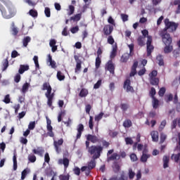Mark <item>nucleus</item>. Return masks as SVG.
Masks as SVG:
<instances>
[{
	"instance_id": "7",
	"label": "nucleus",
	"mask_w": 180,
	"mask_h": 180,
	"mask_svg": "<svg viewBox=\"0 0 180 180\" xmlns=\"http://www.w3.org/2000/svg\"><path fill=\"white\" fill-rule=\"evenodd\" d=\"M153 43V37L151 36H148V40L146 42V51H147V56L150 57L151 56V53L154 51V46L152 45Z\"/></svg>"
},
{
	"instance_id": "53",
	"label": "nucleus",
	"mask_w": 180,
	"mask_h": 180,
	"mask_svg": "<svg viewBox=\"0 0 180 180\" xmlns=\"http://www.w3.org/2000/svg\"><path fill=\"white\" fill-rule=\"evenodd\" d=\"M44 13L46 18H50L51 16V11H50V8L46 7L44 10Z\"/></svg>"
},
{
	"instance_id": "42",
	"label": "nucleus",
	"mask_w": 180,
	"mask_h": 180,
	"mask_svg": "<svg viewBox=\"0 0 180 180\" xmlns=\"http://www.w3.org/2000/svg\"><path fill=\"white\" fill-rule=\"evenodd\" d=\"M13 171H16V169H18V160L16 158V154H14L13 157Z\"/></svg>"
},
{
	"instance_id": "39",
	"label": "nucleus",
	"mask_w": 180,
	"mask_h": 180,
	"mask_svg": "<svg viewBox=\"0 0 180 180\" xmlns=\"http://www.w3.org/2000/svg\"><path fill=\"white\" fill-rule=\"evenodd\" d=\"M171 159L174 160V161L175 162H179V160H180V152L177 154H172L171 156Z\"/></svg>"
},
{
	"instance_id": "6",
	"label": "nucleus",
	"mask_w": 180,
	"mask_h": 180,
	"mask_svg": "<svg viewBox=\"0 0 180 180\" xmlns=\"http://www.w3.org/2000/svg\"><path fill=\"white\" fill-rule=\"evenodd\" d=\"M157 75H158V72L155 70L149 73V82L150 85H154L155 86L159 85L160 79L157 77Z\"/></svg>"
},
{
	"instance_id": "28",
	"label": "nucleus",
	"mask_w": 180,
	"mask_h": 180,
	"mask_svg": "<svg viewBox=\"0 0 180 180\" xmlns=\"http://www.w3.org/2000/svg\"><path fill=\"white\" fill-rule=\"evenodd\" d=\"M30 86V84L25 82L22 87L21 92L23 94V95H25L26 92L29 91V88Z\"/></svg>"
},
{
	"instance_id": "17",
	"label": "nucleus",
	"mask_w": 180,
	"mask_h": 180,
	"mask_svg": "<svg viewBox=\"0 0 180 180\" xmlns=\"http://www.w3.org/2000/svg\"><path fill=\"white\" fill-rule=\"evenodd\" d=\"M95 160H98V158H93L91 160L90 162H88V169L91 170V169H94V168H95V167H96V161H95Z\"/></svg>"
},
{
	"instance_id": "26",
	"label": "nucleus",
	"mask_w": 180,
	"mask_h": 180,
	"mask_svg": "<svg viewBox=\"0 0 180 180\" xmlns=\"http://www.w3.org/2000/svg\"><path fill=\"white\" fill-rule=\"evenodd\" d=\"M117 54V44H115V46L112 47V50L110 53V58H115Z\"/></svg>"
},
{
	"instance_id": "64",
	"label": "nucleus",
	"mask_w": 180,
	"mask_h": 180,
	"mask_svg": "<svg viewBox=\"0 0 180 180\" xmlns=\"http://www.w3.org/2000/svg\"><path fill=\"white\" fill-rule=\"evenodd\" d=\"M127 176H126V174H124V173H122L120 176V177H117V180H127Z\"/></svg>"
},
{
	"instance_id": "22",
	"label": "nucleus",
	"mask_w": 180,
	"mask_h": 180,
	"mask_svg": "<svg viewBox=\"0 0 180 180\" xmlns=\"http://www.w3.org/2000/svg\"><path fill=\"white\" fill-rule=\"evenodd\" d=\"M82 18V13H79L75 14L72 17H70V20H73V22H79Z\"/></svg>"
},
{
	"instance_id": "38",
	"label": "nucleus",
	"mask_w": 180,
	"mask_h": 180,
	"mask_svg": "<svg viewBox=\"0 0 180 180\" xmlns=\"http://www.w3.org/2000/svg\"><path fill=\"white\" fill-rule=\"evenodd\" d=\"M117 157H119V154L115 153L111 156H110L107 158V161H108V162H109L110 161H115V160H117Z\"/></svg>"
},
{
	"instance_id": "50",
	"label": "nucleus",
	"mask_w": 180,
	"mask_h": 180,
	"mask_svg": "<svg viewBox=\"0 0 180 180\" xmlns=\"http://www.w3.org/2000/svg\"><path fill=\"white\" fill-rule=\"evenodd\" d=\"M104 113L103 112H100L98 115L95 116V121L96 122H100L101 120H102V117H103L104 116Z\"/></svg>"
},
{
	"instance_id": "43",
	"label": "nucleus",
	"mask_w": 180,
	"mask_h": 180,
	"mask_svg": "<svg viewBox=\"0 0 180 180\" xmlns=\"http://www.w3.org/2000/svg\"><path fill=\"white\" fill-rule=\"evenodd\" d=\"M82 62H79L77 63H76V68H75V72L76 74H78V72H79V71H81V68H82Z\"/></svg>"
},
{
	"instance_id": "57",
	"label": "nucleus",
	"mask_w": 180,
	"mask_h": 180,
	"mask_svg": "<svg viewBox=\"0 0 180 180\" xmlns=\"http://www.w3.org/2000/svg\"><path fill=\"white\" fill-rule=\"evenodd\" d=\"M165 140H167V135H165V134H163V133L160 134V144H162V143H164Z\"/></svg>"
},
{
	"instance_id": "36",
	"label": "nucleus",
	"mask_w": 180,
	"mask_h": 180,
	"mask_svg": "<svg viewBox=\"0 0 180 180\" xmlns=\"http://www.w3.org/2000/svg\"><path fill=\"white\" fill-rule=\"evenodd\" d=\"M56 77L58 81H64L65 79V75L61 71H58Z\"/></svg>"
},
{
	"instance_id": "31",
	"label": "nucleus",
	"mask_w": 180,
	"mask_h": 180,
	"mask_svg": "<svg viewBox=\"0 0 180 180\" xmlns=\"http://www.w3.org/2000/svg\"><path fill=\"white\" fill-rule=\"evenodd\" d=\"M123 126L125 127V129H129L133 126V123L131 122V120L127 119L124 121Z\"/></svg>"
},
{
	"instance_id": "55",
	"label": "nucleus",
	"mask_w": 180,
	"mask_h": 180,
	"mask_svg": "<svg viewBox=\"0 0 180 180\" xmlns=\"http://www.w3.org/2000/svg\"><path fill=\"white\" fill-rule=\"evenodd\" d=\"M34 127H36V122H30L28 125V130H34Z\"/></svg>"
},
{
	"instance_id": "41",
	"label": "nucleus",
	"mask_w": 180,
	"mask_h": 180,
	"mask_svg": "<svg viewBox=\"0 0 180 180\" xmlns=\"http://www.w3.org/2000/svg\"><path fill=\"white\" fill-rule=\"evenodd\" d=\"M87 95H88V90L86 89H82V90L79 94V96H80V98H85V96H86Z\"/></svg>"
},
{
	"instance_id": "44",
	"label": "nucleus",
	"mask_w": 180,
	"mask_h": 180,
	"mask_svg": "<svg viewBox=\"0 0 180 180\" xmlns=\"http://www.w3.org/2000/svg\"><path fill=\"white\" fill-rule=\"evenodd\" d=\"M29 15L32 18H37L38 16L37 11H36L35 9H31L29 11Z\"/></svg>"
},
{
	"instance_id": "48",
	"label": "nucleus",
	"mask_w": 180,
	"mask_h": 180,
	"mask_svg": "<svg viewBox=\"0 0 180 180\" xmlns=\"http://www.w3.org/2000/svg\"><path fill=\"white\" fill-rule=\"evenodd\" d=\"M89 127L91 130H94V117L92 116L89 117Z\"/></svg>"
},
{
	"instance_id": "11",
	"label": "nucleus",
	"mask_w": 180,
	"mask_h": 180,
	"mask_svg": "<svg viewBox=\"0 0 180 180\" xmlns=\"http://www.w3.org/2000/svg\"><path fill=\"white\" fill-rule=\"evenodd\" d=\"M104 36H110L113 32V25H106L103 29Z\"/></svg>"
},
{
	"instance_id": "1",
	"label": "nucleus",
	"mask_w": 180,
	"mask_h": 180,
	"mask_svg": "<svg viewBox=\"0 0 180 180\" xmlns=\"http://www.w3.org/2000/svg\"><path fill=\"white\" fill-rule=\"evenodd\" d=\"M0 11L5 19H11L16 15V9L13 4L8 0H0Z\"/></svg>"
},
{
	"instance_id": "23",
	"label": "nucleus",
	"mask_w": 180,
	"mask_h": 180,
	"mask_svg": "<svg viewBox=\"0 0 180 180\" xmlns=\"http://www.w3.org/2000/svg\"><path fill=\"white\" fill-rule=\"evenodd\" d=\"M112 168L114 171V172H115L117 174V172H119V171H120V165H119V162H117V161H114L112 165Z\"/></svg>"
},
{
	"instance_id": "47",
	"label": "nucleus",
	"mask_w": 180,
	"mask_h": 180,
	"mask_svg": "<svg viewBox=\"0 0 180 180\" xmlns=\"http://www.w3.org/2000/svg\"><path fill=\"white\" fill-rule=\"evenodd\" d=\"M100 141H101L103 146L102 148H108V147H109V146H110V143L106 141V140H104L103 139H100Z\"/></svg>"
},
{
	"instance_id": "9",
	"label": "nucleus",
	"mask_w": 180,
	"mask_h": 180,
	"mask_svg": "<svg viewBox=\"0 0 180 180\" xmlns=\"http://www.w3.org/2000/svg\"><path fill=\"white\" fill-rule=\"evenodd\" d=\"M46 129L48 130L47 136L54 137V132L53 131V127L51 126V120H49V117H46Z\"/></svg>"
},
{
	"instance_id": "33",
	"label": "nucleus",
	"mask_w": 180,
	"mask_h": 180,
	"mask_svg": "<svg viewBox=\"0 0 180 180\" xmlns=\"http://www.w3.org/2000/svg\"><path fill=\"white\" fill-rule=\"evenodd\" d=\"M32 153L34 154H37L38 155H43V153H44V150H43L41 148L38 147L37 149H33Z\"/></svg>"
},
{
	"instance_id": "13",
	"label": "nucleus",
	"mask_w": 180,
	"mask_h": 180,
	"mask_svg": "<svg viewBox=\"0 0 180 180\" xmlns=\"http://www.w3.org/2000/svg\"><path fill=\"white\" fill-rule=\"evenodd\" d=\"M63 143H64V139H63L53 141V146L55 147V150L56 153H60V151H61V148H60V146H63Z\"/></svg>"
},
{
	"instance_id": "14",
	"label": "nucleus",
	"mask_w": 180,
	"mask_h": 180,
	"mask_svg": "<svg viewBox=\"0 0 180 180\" xmlns=\"http://www.w3.org/2000/svg\"><path fill=\"white\" fill-rule=\"evenodd\" d=\"M77 134L76 136L75 141H77V140H79V139H81V136H82V132L84 131V124H79L77 125Z\"/></svg>"
},
{
	"instance_id": "20",
	"label": "nucleus",
	"mask_w": 180,
	"mask_h": 180,
	"mask_svg": "<svg viewBox=\"0 0 180 180\" xmlns=\"http://www.w3.org/2000/svg\"><path fill=\"white\" fill-rule=\"evenodd\" d=\"M130 53H124L120 58V63H127V61H129V58H130Z\"/></svg>"
},
{
	"instance_id": "19",
	"label": "nucleus",
	"mask_w": 180,
	"mask_h": 180,
	"mask_svg": "<svg viewBox=\"0 0 180 180\" xmlns=\"http://www.w3.org/2000/svg\"><path fill=\"white\" fill-rule=\"evenodd\" d=\"M146 38L143 36H139L137 39V43L138 45L140 46V47H143L146 46Z\"/></svg>"
},
{
	"instance_id": "56",
	"label": "nucleus",
	"mask_w": 180,
	"mask_h": 180,
	"mask_svg": "<svg viewBox=\"0 0 180 180\" xmlns=\"http://www.w3.org/2000/svg\"><path fill=\"white\" fill-rule=\"evenodd\" d=\"M59 179L60 180H70V174H60L59 176Z\"/></svg>"
},
{
	"instance_id": "8",
	"label": "nucleus",
	"mask_w": 180,
	"mask_h": 180,
	"mask_svg": "<svg viewBox=\"0 0 180 180\" xmlns=\"http://www.w3.org/2000/svg\"><path fill=\"white\" fill-rule=\"evenodd\" d=\"M131 81H130V79H127L124 82L123 88L124 89H126L127 92H134V88L131 86Z\"/></svg>"
},
{
	"instance_id": "61",
	"label": "nucleus",
	"mask_w": 180,
	"mask_h": 180,
	"mask_svg": "<svg viewBox=\"0 0 180 180\" xmlns=\"http://www.w3.org/2000/svg\"><path fill=\"white\" fill-rule=\"evenodd\" d=\"M125 143L127 146H131V144H133V139H131L130 137H127L125 138Z\"/></svg>"
},
{
	"instance_id": "15",
	"label": "nucleus",
	"mask_w": 180,
	"mask_h": 180,
	"mask_svg": "<svg viewBox=\"0 0 180 180\" xmlns=\"http://www.w3.org/2000/svg\"><path fill=\"white\" fill-rule=\"evenodd\" d=\"M58 164L63 165L64 169L66 170L67 168H68V167L70 165V160H68V158H65L63 159H59Z\"/></svg>"
},
{
	"instance_id": "5",
	"label": "nucleus",
	"mask_w": 180,
	"mask_h": 180,
	"mask_svg": "<svg viewBox=\"0 0 180 180\" xmlns=\"http://www.w3.org/2000/svg\"><path fill=\"white\" fill-rule=\"evenodd\" d=\"M159 36L161 37L165 45L172 44V37H171V34L168 32L160 30Z\"/></svg>"
},
{
	"instance_id": "40",
	"label": "nucleus",
	"mask_w": 180,
	"mask_h": 180,
	"mask_svg": "<svg viewBox=\"0 0 180 180\" xmlns=\"http://www.w3.org/2000/svg\"><path fill=\"white\" fill-rule=\"evenodd\" d=\"M30 40H32V39L30 38V37H25L23 40H22V44L24 46V47H27V45L29 44V43H30Z\"/></svg>"
},
{
	"instance_id": "4",
	"label": "nucleus",
	"mask_w": 180,
	"mask_h": 180,
	"mask_svg": "<svg viewBox=\"0 0 180 180\" xmlns=\"http://www.w3.org/2000/svg\"><path fill=\"white\" fill-rule=\"evenodd\" d=\"M103 151L102 146L93 145L89 148L88 153L92 156V158H99L101 153Z\"/></svg>"
},
{
	"instance_id": "25",
	"label": "nucleus",
	"mask_w": 180,
	"mask_h": 180,
	"mask_svg": "<svg viewBox=\"0 0 180 180\" xmlns=\"http://www.w3.org/2000/svg\"><path fill=\"white\" fill-rule=\"evenodd\" d=\"M150 136L152 137V141H155V143H157V141H158V132L157 131H152L150 132Z\"/></svg>"
},
{
	"instance_id": "46",
	"label": "nucleus",
	"mask_w": 180,
	"mask_h": 180,
	"mask_svg": "<svg viewBox=\"0 0 180 180\" xmlns=\"http://www.w3.org/2000/svg\"><path fill=\"white\" fill-rule=\"evenodd\" d=\"M155 94H157V91H155V88L151 87L150 91H149V95L152 99L155 98Z\"/></svg>"
},
{
	"instance_id": "27",
	"label": "nucleus",
	"mask_w": 180,
	"mask_h": 180,
	"mask_svg": "<svg viewBox=\"0 0 180 180\" xmlns=\"http://www.w3.org/2000/svg\"><path fill=\"white\" fill-rule=\"evenodd\" d=\"M156 60L158 61V65L160 67L164 65V56L162 55H158Z\"/></svg>"
},
{
	"instance_id": "12",
	"label": "nucleus",
	"mask_w": 180,
	"mask_h": 180,
	"mask_svg": "<svg viewBox=\"0 0 180 180\" xmlns=\"http://www.w3.org/2000/svg\"><path fill=\"white\" fill-rule=\"evenodd\" d=\"M86 140H88V141H91V143H93V144L101 143V139L96 135L88 134L86 136Z\"/></svg>"
},
{
	"instance_id": "58",
	"label": "nucleus",
	"mask_w": 180,
	"mask_h": 180,
	"mask_svg": "<svg viewBox=\"0 0 180 180\" xmlns=\"http://www.w3.org/2000/svg\"><path fill=\"white\" fill-rule=\"evenodd\" d=\"M120 107H121L122 110H123V112H126V110H127L129 109V104L121 103Z\"/></svg>"
},
{
	"instance_id": "60",
	"label": "nucleus",
	"mask_w": 180,
	"mask_h": 180,
	"mask_svg": "<svg viewBox=\"0 0 180 180\" xmlns=\"http://www.w3.org/2000/svg\"><path fill=\"white\" fill-rule=\"evenodd\" d=\"M28 160L30 162H36V156L34 155H30L28 156Z\"/></svg>"
},
{
	"instance_id": "18",
	"label": "nucleus",
	"mask_w": 180,
	"mask_h": 180,
	"mask_svg": "<svg viewBox=\"0 0 180 180\" xmlns=\"http://www.w3.org/2000/svg\"><path fill=\"white\" fill-rule=\"evenodd\" d=\"M178 124V127L180 129V117L176 118L172 122L171 129L174 130V129H176V125Z\"/></svg>"
},
{
	"instance_id": "59",
	"label": "nucleus",
	"mask_w": 180,
	"mask_h": 180,
	"mask_svg": "<svg viewBox=\"0 0 180 180\" xmlns=\"http://www.w3.org/2000/svg\"><path fill=\"white\" fill-rule=\"evenodd\" d=\"M136 175V173L133 172L132 169H129V179H133L134 178V176Z\"/></svg>"
},
{
	"instance_id": "30",
	"label": "nucleus",
	"mask_w": 180,
	"mask_h": 180,
	"mask_svg": "<svg viewBox=\"0 0 180 180\" xmlns=\"http://www.w3.org/2000/svg\"><path fill=\"white\" fill-rule=\"evenodd\" d=\"M152 99H153L152 105H153V109H158V107L160 106V101H158L157 98H153Z\"/></svg>"
},
{
	"instance_id": "63",
	"label": "nucleus",
	"mask_w": 180,
	"mask_h": 180,
	"mask_svg": "<svg viewBox=\"0 0 180 180\" xmlns=\"http://www.w3.org/2000/svg\"><path fill=\"white\" fill-rule=\"evenodd\" d=\"M44 161L46 162V164H49L50 162V155L49 154V153H45Z\"/></svg>"
},
{
	"instance_id": "49",
	"label": "nucleus",
	"mask_w": 180,
	"mask_h": 180,
	"mask_svg": "<svg viewBox=\"0 0 180 180\" xmlns=\"http://www.w3.org/2000/svg\"><path fill=\"white\" fill-rule=\"evenodd\" d=\"M148 158H150V155L143 153L141 158V162H147V160H148Z\"/></svg>"
},
{
	"instance_id": "35",
	"label": "nucleus",
	"mask_w": 180,
	"mask_h": 180,
	"mask_svg": "<svg viewBox=\"0 0 180 180\" xmlns=\"http://www.w3.org/2000/svg\"><path fill=\"white\" fill-rule=\"evenodd\" d=\"M12 29V34L13 36H18V33H19V30H18V27H15V22H12L11 24Z\"/></svg>"
},
{
	"instance_id": "37",
	"label": "nucleus",
	"mask_w": 180,
	"mask_h": 180,
	"mask_svg": "<svg viewBox=\"0 0 180 180\" xmlns=\"http://www.w3.org/2000/svg\"><path fill=\"white\" fill-rule=\"evenodd\" d=\"M67 11L68 16H71V15H74V12H75V7L72 5H70Z\"/></svg>"
},
{
	"instance_id": "2",
	"label": "nucleus",
	"mask_w": 180,
	"mask_h": 180,
	"mask_svg": "<svg viewBox=\"0 0 180 180\" xmlns=\"http://www.w3.org/2000/svg\"><path fill=\"white\" fill-rule=\"evenodd\" d=\"M41 91H46L45 93V96L47 98V105L49 108L53 106V100L54 99L55 94L54 93H51L53 91V88H51V85H50V82H45L42 84L41 88Z\"/></svg>"
},
{
	"instance_id": "54",
	"label": "nucleus",
	"mask_w": 180,
	"mask_h": 180,
	"mask_svg": "<svg viewBox=\"0 0 180 180\" xmlns=\"http://www.w3.org/2000/svg\"><path fill=\"white\" fill-rule=\"evenodd\" d=\"M3 102L6 104L11 103V96L9 94L6 95L4 99L3 100Z\"/></svg>"
},
{
	"instance_id": "34",
	"label": "nucleus",
	"mask_w": 180,
	"mask_h": 180,
	"mask_svg": "<svg viewBox=\"0 0 180 180\" xmlns=\"http://www.w3.org/2000/svg\"><path fill=\"white\" fill-rule=\"evenodd\" d=\"M169 164V157L164 156L163 157V168H168Z\"/></svg>"
},
{
	"instance_id": "52",
	"label": "nucleus",
	"mask_w": 180,
	"mask_h": 180,
	"mask_svg": "<svg viewBox=\"0 0 180 180\" xmlns=\"http://www.w3.org/2000/svg\"><path fill=\"white\" fill-rule=\"evenodd\" d=\"M63 116H65V111H60L58 113V122H61V120H63Z\"/></svg>"
},
{
	"instance_id": "51",
	"label": "nucleus",
	"mask_w": 180,
	"mask_h": 180,
	"mask_svg": "<svg viewBox=\"0 0 180 180\" xmlns=\"http://www.w3.org/2000/svg\"><path fill=\"white\" fill-rule=\"evenodd\" d=\"M166 89L165 87H162L160 89L159 91H158V95L159 96H160L161 98H162V96H164V95H165V92H166Z\"/></svg>"
},
{
	"instance_id": "21",
	"label": "nucleus",
	"mask_w": 180,
	"mask_h": 180,
	"mask_svg": "<svg viewBox=\"0 0 180 180\" xmlns=\"http://www.w3.org/2000/svg\"><path fill=\"white\" fill-rule=\"evenodd\" d=\"M172 50H174L172 44H167L165 45L164 48V53L165 54H169V53H172Z\"/></svg>"
},
{
	"instance_id": "29",
	"label": "nucleus",
	"mask_w": 180,
	"mask_h": 180,
	"mask_svg": "<svg viewBox=\"0 0 180 180\" xmlns=\"http://www.w3.org/2000/svg\"><path fill=\"white\" fill-rule=\"evenodd\" d=\"M8 67H9V60H8V58H6L2 63V71H6Z\"/></svg>"
},
{
	"instance_id": "3",
	"label": "nucleus",
	"mask_w": 180,
	"mask_h": 180,
	"mask_svg": "<svg viewBox=\"0 0 180 180\" xmlns=\"http://www.w3.org/2000/svg\"><path fill=\"white\" fill-rule=\"evenodd\" d=\"M165 28L161 30L163 32H169V33H174L176 32V29L179 26V23L169 21L168 18H165L164 20Z\"/></svg>"
},
{
	"instance_id": "45",
	"label": "nucleus",
	"mask_w": 180,
	"mask_h": 180,
	"mask_svg": "<svg viewBox=\"0 0 180 180\" xmlns=\"http://www.w3.org/2000/svg\"><path fill=\"white\" fill-rule=\"evenodd\" d=\"M101 64H102V60H101V58L96 57L95 63L96 70H98L99 67H101Z\"/></svg>"
},
{
	"instance_id": "32",
	"label": "nucleus",
	"mask_w": 180,
	"mask_h": 180,
	"mask_svg": "<svg viewBox=\"0 0 180 180\" xmlns=\"http://www.w3.org/2000/svg\"><path fill=\"white\" fill-rule=\"evenodd\" d=\"M30 173V169L26 168L21 173V179H25L26 176H27V174Z\"/></svg>"
},
{
	"instance_id": "62",
	"label": "nucleus",
	"mask_w": 180,
	"mask_h": 180,
	"mask_svg": "<svg viewBox=\"0 0 180 180\" xmlns=\"http://www.w3.org/2000/svg\"><path fill=\"white\" fill-rule=\"evenodd\" d=\"M108 44H113L115 43V39L111 35H109L107 40Z\"/></svg>"
},
{
	"instance_id": "10",
	"label": "nucleus",
	"mask_w": 180,
	"mask_h": 180,
	"mask_svg": "<svg viewBox=\"0 0 180 180\" xmlns=\"http://www.w3.org/2000/svg\"><path fill=\"white\" fill-rule=\"evenodd\" d=\"M105 70L109 71L112 75L115 74V64L112 60H108L105 64Z\"/></svg>"
},
{
	"instance_id": "24",
	"label": "nucleus",
	"mask_w": 180,
	"mask_h": 180,
	"mask_svg": "<svg viewBox=\"0 0 180 180\" xmlns=\"http://www.w3.org/2000/svg\"><path fill=\"white\" fill-rule=\"evenodd\" d=\"M25 71H29V65H20L18 70L19 74H23Z\"/></svg>"
},
{
	"instance_id": "16",
	"label": "nucleus",
	"mask_w": 180,
	"mask_h": 180,
	"mask_svg": "<svg viewBox=\"0 0 180 180\" xmlns=\"http://www.w3.org/2000/svg\"><path fill=\"white\" fill-rule=\"evenodd\" d=\"M47 63H49V65H51V68H57V63L56 61L53 60V58L51 54L48 55Z\"/></svg>"
}]
</instances>
